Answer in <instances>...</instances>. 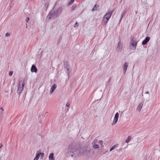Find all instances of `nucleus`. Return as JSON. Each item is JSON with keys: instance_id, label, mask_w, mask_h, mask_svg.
I'll use <instances>...</instances> for the list:
<instances>
[{"instance_id": "nucleus-36", "label": "nucleus", "mask_w": 160, "mask_h": 160, "mask_svg": "<svg viewBox=\"0 0 160 160\" xmlns=\"http://www.w3.org/2000/svg\"><path fill=\"white\" fill-rule=\"evenodd\" d=\"M122 16L121 17V18H122Z\"/></svg>"}, {"instance_id": "nucleus-34", "label": "nucleus", "mask_w": 160, "mask_h": 160, "mask_svg": "<svg viewBox=\"0 0 160 160\" xmlns=\"http://www.w3.org/2000/svg\"><path fill=\"white\" fill-rule=\"evenodd\" d=\"M149 93V92H148V91H147L145 92V93L147 94H148Z\"/></svg>"}, {"instance_id": "nucleus-1", "label": "nucleus", "mask_w": 160, "mask_h": 160, "mask_svg": "<svg viewBox=\"0 0 160 160\" xmlns=\"http://www.w3.org/2000/svg\"><path fill=\"white\" fill-rule=\"evenodd\" d=\"M82 148H78L72 144H69L67 149L66 155L68 157L71 156L72 157H76L82 155Z\"/></svg>"}, {"instance_id": "nucleus-7", "label": "nucleus", "mask_w": 160, "mask_h": 160, "mask_svg": "<svg viewBox=\"0 0 160 160\" xmlns=\"http://www.w3.org/2000/svg\"><path fill=\"white\" fill-rule=\"evenodd\" d=\"M118 117L119 114L118 112H117L115 114L113 122L112 124V125H115L117 123Z\"/></svg>"}, {"instance_id": "nucleus-35", "label": "nucleus", "mask_w": 160, "mask_h": 160, "mask_svg": "<svg viewBox=\"0 0 160 160\" xmlns=\"http://www.w3.org/2000/svg\"><path fill=\"white\" fill-rule=\"evenodd\" d=\"M2 146H0V148H1V147H2Z\"/></svg>"}, {"instance_id": "nucleus-4", "label": "nucleus", "mask_w": 160, "mask_h": 160, "mask_svg": "<svg viewBox=\"0 0 160 160\" xmlns=\"http://www.w3.org/2000/svg\"><path fill=\"white\" fill-rule=\"evenodd\" d=\"M82 149L83 150V151H82V155H86L88 156L90 155L91 149L90 148L88 147L86 148H82Z\"/></svg>"}, {"instance_id": "nucleus-5", "label": "nucleus", "mask_w": 160, "mask_h": 160, "mask_svg": "<svg viewBox=\"0 0 160 160\" xmlns=\"http://www.w3.org/2000/svg\"><path fill=\"white\" fill-rule=\"evenodd\" d=\"M24 86V85L23 83L22 82V81H20L18 86V93L20 94L21 92L23 89Z\"/></svg>"}, {"instance_id": "nucleus-17", "label": "nucleus", "mask_w": 160, "mask_h": 160, "mask_svg": "<svg viewBox=\"0 0 160 160\" xmlns=\"http://www.w3.org/2000/svg\"><path fill=\"white\" fill-rule=\"evenodd\" d=\"M40 155V153H39V152H38V153H37L36 155V157L34 158V160H38Z\"/></svg>"}, {"instance_id": "nucleus-25", "label": "nucleus", "mask_w": 160, "mask_h": 160, "mask_svg": "<svg viewBox=\"0 0 160 160\" xmlns=\"http://www.w3.org/2000/svg\"><path fill=\"white\" fill-rule=\"evenodd\" d=\"M76 8V5H73L72 7V10H75V9Z\"/></svg>"}, {"instance_id": "nucleus-16", "label": "nucleus", "mask_w": 160, "mask_h": 160, "mask_svg": "<svg viewBox=\"0 0 160 160\" xmlns=\"http://www.w3.org/2000/svg\"><path fill=\"white\" fill-rule=\"evenodd\" d=\"M108 20V18H104V17L102 18V22H104L105 24L107 22Z\"/></svg>"}, {"instance_id": "nucleus-2", "label": "nucleus", "mask_w": 160, "mask_h": 160, "mask_svg": "<svg viewBox=\"0 0 160 160\" xmlns=\"http://www.w3.org/2000/svg\"><path fill=\"white\" fill-rule=\"evenodd\" d=\"M62 10V7H59L57 10H52L50 12L47 17L49 19H54L58 17Z\"/></svg>"}, {"instance_id": "nucleus-32", "label": "nucleus", "mask_w": 160, "mask_h": 160, "mask_svg": "<svg viewBox=\"0 0 160 160\" xmlns=\"http://www.w3.org/2000/svg\"><path fill=\"white\" fill-rule=\"evenodd\" d=\"M111 78H109V80H108V84H109V83H110V80H111Z\"/></svg>"}, {"instance_id": "nucleus-31", "label": "nucleus", "mask_w": 160, "mask_h": 160, "mask_svg": "<svg viewBox=\"0 0 160 160\" xmlns=\"http://www.w3.org/2000/svg\"><path fill=\"white\" fill-rule=\"evenodd\" d=\"M78 24L77 22H76L74 25V27H76L78 25Z\"/></svg>"}, {"instance_id": "nucleus-30", "label": "nucleus", "mask_w": 160, "mask_h": 160, "mask_svg": "<svg viewBox=\"0 0 160 160\" xmlns=\"http://www.w3.org/2000/svg\"><path fill=\"white\" fill-rule=\"evenodd\" d=\"M29 18L28 17L26 18V20H25V21L26 22H28L29 21Z\"/></svg>"}, {"instance_id": "nucleus-13", "label": "nucleus", "mask_w": 160, "mask_h": 160, "mask_svg": "<svg viewBox=\"0 0 160 160\" xmlns=\"http://www.w3.org/2000/svg\"><path fill=\"white\" fill-rule=\"evenodd\" d=\"M143 104L142 102L140 103L137 108V110H139V112H140L143 106Z\"/></svg>"}, {"instance_id": "nucleus-6", "label": "nucleus", "mask_w": 160, "mask_h": 160, "mask_svg": "<svg viewBox=\"0 0 160 160\" xmlns=\"http://www.w3.org/2000/svg\"><path fill=\"white\" fill-rule=\"evenodd\" d=\"M122 42L121 41H119L118 44L116 51L118 52H121L122 51Z\"/></svg>"}, {"instance_id": "nucleus-27", "label": "nucleus", "mask_w": 160, "mask_h": 160, "mask_svg": "<svg viewBox=\"0 0 160 160\" xmlns=\"http://www.w3.org/2000/svg\"><path fill=\"white\" fill-rule=\"evenodd\" d=\"M98 142L101 144V145H102L103 141L102 140H99Z\"/></svg>"}, {"instance_id": "nucleus-21", "label": "nucleus", "mask_w": 160, "mask_h": 160, "mask_svg": "<svg viewBox=\"0 0 160 160\" xmlns=\"http://www.w3.org/2000/svg\"><path fill=\"white\" fill-rule=\"evenodd\" d=\"M98 7V6H97L96 5H95L94 6V7L92 9V11H94L97 10Z\"/></svg>"}, {"instance_id": "nucleus-14", "label": "nucleus", "mask_w": 160, "mask_h": 160, "mask_svg": "<svg viewBox=\"0 0 160 160\" xmlns=\"http://www.w3.org/2000/svg\"><path fill=\"white\" fill-rule=\"evenodd\" d=\"M54 154L53 153H51L50 154L49 156V160H52L54 159V158L53 157Z\"/></svg>"}, {"instance_id": "nucleus-28", "label": "nucleus", "mask_w": 160, "mask_h": 160, "mask_svg": "<svg viewBox=\"0 0 160 160\" xmlns=\"http://www.w3.org/2000/svg\"><path fill=\"white\" fill-rule=\"evenodd\" d=\"M10 35V34L8 32L7 33L5 34V36L6 37H8Z\"/></svg>"}, {"instance_id": "nucleus-26", "label": "nucleus", "mask_w": 160, "mask_h": 160, "mask_svg": "<svg viewBox=\"0 0 160 160\" xmlns=\"http://www.w3.org/2000/svg\"><path fill=\"white\" fill-rule=\"evenodd\" d=\"M70 104L69 102H67L66 104V106L69 107L70 106Z\"/></svg>"}, {"instance_id": "nucleus-12", "label": "nucleus", "mask_w": 160, "mask_h": 160, "mask_svg": "<svg viewBox=\"0 0 160 160\" xmlns=\"http://www.w3.org/2000/svg\"><path fill=\"white\" fill-rule=\"evenodd\" d=\"M57 88V85L56 84H54L52 87L50 91V94H51L53 92V91H54L55 89L56 88Z\"/></svg>"}, {"instance_id": "nucleus-19", "label": "nucleus", "mask_w": 160, "mask_h": 160, "mask_svg": "<svg viewBox=\"0 0 160 160\" xmlns=\"http://www.w3.org/2000/svg\"><path fill=\"white\" fill-rule=\"evenodd\" d=\"M131 139V136H128V138L126 140V143H128Z\"/></svg>"}, {"instance_id": "nucleus-11", "label": "nucleus", "mask_w": 160, "mask_h": 160, "mask_svg": "<svg viewBox=\"0 0 160 160\" xmlns=\"http://www.w3.org/2000/svg\"><path fill=\"white\" fill-rule=\"evenodd\" d=\"M31 70L32 72H36L37 71V69L35 66L33 65L31 68Z\"/></svg>"}, {"instance_id": "nucleus-29", "label": "nucleus", "mask_w": 160, "mask_h": 160, "mask_svg": "<svg viewBox=\"0 0 160 160\" xmlns=\"http://www.w3.org/2000/svg\"><path fill=\"white\" fill-rule=\"evenodd\" d=\"M13 72L12 71H10L9 73V75L11 76L12 75Z\"/></svg>"}, {"instance_id": "nucleus-15", "label": "nucleus", "mask_w": 160, "mask_h": 160, "mask_svg": "<svg viewBox=\"0 0 160 160\" xmlns=\"http://www.w3.org/2000/svg\"><path fill=\"white\" fill-rule=\"evenodd\" d=\"M64 68L65 70H66V72L67 73V75L68 76L69 74V66H66L65 67H64Z\"/></svg>"}, {"instance_id": "nucleus-24", "label": "nucleus", "mask_w": 160, "mask_h": 160, "mask_svg": "<svg viewBox=\"0 0 160 160\" xmlns=\"http://www.w3.org/2000/svg\"><path fill=\"white\" fill-rule=\"evenodd\" d=\"M38 152H39V153H40V155H41V157L42 158L44 156V153H41L39 151H38L37 152V153H38Z\"/></svg>"}, {"instance_id": "nucleus-18", "label": "nucleus", "mask_w": 160, "mask_h": 160, "mask_svg": "<svg viewBox=\"0 0 160 160\" xmlns=\"http://www.w3.org/2000/svg\"><path fill=\"white\" fill-rule=\"evenodd\" d=\"M93 148L95 149H99V147L97 144H94L93 146Z\"/></svg>"}, {"instance_id": "nucleus-10", "label": "nucleus", "mask_w": 160, "mask_h": 160, "mask_svg": "<svg viewBox=\"0 0 160 160\" xmlns=\"http://www.w3.org/2000/svg\"><path fill=\"white\" fill-rule=\"evenodd\" d=\"M150 39V38L148 37H147L142 42V44L143 45H145L149 41Z\"/></svg>"}, {"instance_id": "nucleus-3", "label": "nucleus", "mask_w": 160, "mask_h": 160, "mask_svg": "<svg viewBox=\"0 0 160 160\" xmlns=\"http://www.w3.org/2000/svg\"><path fill=\"white\" fill-rule=\"evenodd\" d=\"M137 42L135 39L133 38H131V40L130 42V49H133L135 50L136 49Z\"/></svg>"}, {"instance_id": "nucleus-33", "label": "nucleus", "mask_w": 160, "mask_h": 160, "mask_svg": "<svg viewBox=\"0 0 160 160\" xmlns=\"http://www.w3.org/2000/svg\"><path fill=\"white\" fill-rule=\"evenodd\" d=\"M1 109L2 111H4V109H3L2 107H1L0 108Z\"/></svg>"}, {"instance_id": "nucleus-23", "label": "nucleus", "mask_w": 160, "mask_h": 160, "mask_svg": "<svg viewBox=\"0 0 160 160\" xmlns=\"http://www.w3.org/2000/svg\"><path fill=\"white\" fill-rule=\"evenodd\" d=\"M116 147V145H114V146H113L112 148H111L110 149V151H112L113 149L115 148Z\"/></svg>"}, {"instance_id": "nucleus-20", "label": "nucleus", "mask_w": 160, "mask_h": 160, "mask_svg": "<svg viewBox=\"0 0 160 160\" xmlns=\"http://www.w3.org/2000/svg\"><path fill=\"white\" fill-rule=\"evenodd\" d=\"M64 67H65L66 66H69L68 65V62L67 61H65L64 62Z\"/></svg>"}, {"instance_id": "nucleus-22", "label": "nucleus", "mask_w": 160, "mask_h": 160, "mask_svg": "<svg viewBox=\"0 0 160 160\" xmlns=\"http://www.w3.org/2000/svg\"><path fill=\"white\" fill-rule=\"evenodd\" d=\"M74 1V0H71L69 2L68 4V5H70L72 4L73 2Z\"/></svg>"}, {"instance_id": "nucleus-9", "label": "nucleus", "mask_w": 160, "mask_h": 160, "mask_svg": "<svg viewBox=\"0 0 160 160\" xmlns=\"http://www.w3.org/2000/svg\"><path fill=\"white\" fill-rule=\"evenodd\" d=\"M128 65V62H126L124 63L123 65V72L124 74H125L126 72Z\"/></svg>"}, {"instance_id": "nucleus-8", "label": "nucleus", "mask_w": 160, "mask_h": 160, "mask_svg": "<svg viewBox=\"0 0 160 160\" xmlns=\"http://www.w3.org/2000/svg\"><path fill=\"white\" fill-rule=\"evenodd\" d=\"M113 12V11H109L103 17H104V18H108V19H109L112 13Z\"/></svg>"}]
</instances>
